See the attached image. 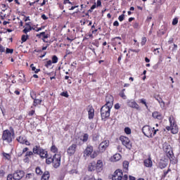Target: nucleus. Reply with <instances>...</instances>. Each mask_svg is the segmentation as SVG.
<instances>
[{"label":"nucleus","instance_id":"40","mask_svg":"<svg viewBox=\"0 0 180 180\" xmlns=\"http://www.w3.org/2000/svg\"><path fill=\"white\" fill-rule=\"evenodd\" d=\"M159 103H160V108L162 109H164V108H165V103H164V101H159Z\"/></svg>","mask_w":180,"mask_h":180},{"label":"nucleus","instance_id":"60","mask_svg":"<svg viewBox=\"0 0 180 180\" xmlns=\"http://www.w3.org/2000/svg\"><path fill=\"white\" fill-rule=\"evenodd\" d=\"M95 8H96V4H94L91 7V10H94V9H95Z\"/></svg>","mask_w":180,"mask_h":180},{"label":"nucleus","instance_id":"9","mask_svg":"<svg viewBox=\"0 0 180 180\" xmlns=\"http://www.w3.org/2000/svg\"><path fill=\"white\" fill-rule=\"evenodd\" d=\"M14 180H21L25 176V172L20 170L13 173Z\"/></svg>","mask_w":180,"mask_h":180},{"label":"nucleus","instance_id":"29","mask_svg":"<svg viewBox=\"0 0 180 180\" xmlns=\"http://www.w3.org/2000/svg\"><path fill=\"white\" fill-rule=\"evenodd\" d=\"M123 168H124V169H125V171H127V169L129 168V162H127V161L123 162Z\"/></svg>","mask_w":180,"mask_h":180},{"label":"nucleus","instance_id":"62","mask_svg":"<svg viewBox=\"0 0 180 180\" xmlns=\"http://www.w3.org/2000/svg\"><path fill=\"white\" fill-rule=\"evenodd\" d=\"M29 115H30V116H33V115H34V110L30 112Z\"/></svg>","mask_w":180,"mask_h":180},{"label":"nucleus","instance_id":"41","mask_svg":"<svg viewBox=\"0 0 180 180\" xmlns=\"http://www.w3.org/2000/svg\"><path fill=\"white\" fill-rule=\"evenodd\" d=\"M98 156V153L96 152H94L93 153H91V155H90L91 158H96V157Z\"/></svg>","mask_w":180,"mask_h":180},{"label":"nucleus","instance_id":"51","mask_svg":"<svg viewBox=\"0 0 180 180\" xmlns=\"http://www.w3.org/2000/svg\"><path fill=\"white\" fill-rule=\"evenodd\" d=\"M4 155L7 160H9V158H11V156L8 153H4Z\"/></svg>","mask_w":180,"mask_h":180},{"label":"nucleus","instance_id":"5","mask_svg":"<svg viewBox=\"0 0 180 180\" xmlns=\"http://www.w3.org/2000/svg\"><path fill=\"white\" fill-rule=\"evenodd\" d=\"M13 135L9 130H5L3 131L2 139L8 143H12V138Z\"/></svg>","mask_w":180,"mask_h":180},{"label":"nucleus","instance_id":"4","mask_svg":"<svg viewBox=\"0 0 180 180\" xmlns=\"http://www.w3.org/2000/svg\"><path fill=\"white\" fill-rule=\"evenodd\" d=\"M110 109L112 107H109L108 105H103L101 109V115L102 119H106V117H109L110 116Z\"/></svg>","mask_w":180,"mask_h":180},{"label":"nucleus","instance_id":"48","mask_svg":"<svg viewBox=\"0 0 180 180\" xmlns=\"http://www.w3.org/2000/svg\"><path fill=\"white\" fill-rule=\"evenodd\" d=\"M141 103H143L147 108V103L146 102V99H141Z\"/></svg>","mask_w":180,"mask_h":180},{"label":"nucleus","instance_id":"64","mask_svg":"<svg viewBox=\"0 0 180 180\" xmlns=\"http://www.w3.org/2000/svg\"><path fill=\"white\" fill-rule=\"evenodd\" d=\"M146 63H150V59L148 58H145Z\"/></svg>","mask_w":180,"mask_h":180},{"label":"nucleus","instance_id":"30","mask_svg":"<svg viewBox=\"0 0 180 180\" xmlns=\"http://www.w3.org/2000/svg\"><path fill=\"white\" fill-rule=\"evenodd\" d=\"M95 169V163H90L89 165V171H94Z\"/></svg>","mask_w":180,"mask_h":180},{"label":"nucleus","instance_id":"45","mask_svg":"<svg viewBox=\"0 0 180 180\" xmlns=\"http://www.w3.org/2000/svg\"><path fill=\"white\" fill-rule=\"evenodd\" d=\"M61 96H65V98H68V93L66 91V92H62L60 94Z\"/></svg>","mask_w":180,"mask_h":180},{"label":"nucleus","instance_id":"6","mask_svg":"<svg viewBox=\"0 0 180 180\" xmlns=\"http://www.w3.org/2000/svg\"><path fill=\"white\" fill-rule=\"evenodd\" d=\"M120 141H122L123 146H124L128 150L131 149V143H130V139L129 138L122 136L120 137Z\"/></svg>","mask_w":180,"mask_h":180},{"label":"nucleus","instance_id":"34","mask_svg":"<svg viewBox=\"0 0 180 180\" xmlns=\"http://www.w3.org/2000/svg\"><path fill=\"white\" fill-rule=\"evenodd\" d=\"M58 62V58H57L56 56H53V58H52V63L53 64H56Z\"/></svg>","mask_w":180,"mask_h":180},{"label":"nucleus","instance_id":"14","mask_svg":"<svg viewBox=\"0 0 180 180\" xmlns=\"http://www.w3.org/2000/svg\"><path fill=\"white\" fill-rule=\"evenodd\" d=\"M129 108H133L134 109H136V110H140V106L136 101H129L127 103Z\"/></svg>","mask_w":180,"mask_h":180},{"label":"nucleus","instance_id":"55","mask_svg":"<svg viewBox=\"0 0 180 180\" xmlns=\"http://www.w3.org/2000/svg\"><path fill=\"white\" fill-rule=\"evenodd\" d=\"M102 5V2L101 1V0H98L97 1V6H101Z\"/></svg>","mask_w":180,"mask_h":180},{"label":"nucleus","instance_id":"27","mask_svg":"<svg viewBox=\"0 0 180 180\" xmlns=\"http://www.w3.org/2000/svg\"><path fill=\"white\" fill-rule=\"evenodd\" d=\"M42 101L40 99H34V106H37V105H40Z\"/></svg>","mask_w":180,"mask_h":180},{"label":"nucleus","instance_id":"33","mask_svg":"<svg viewBox=\"0 0 180 180\" xmlns=\"http://www.w3.org/2000/svg\"><path fill=\"white\" fill-rule=\"evenodd\" d=\"M32 178H33V174L32 173L27 174L25 176V179L27 180L32 179Z\"/></svg>","mask_w":180,"mask_h":180},{"label":"nucleus","instance_id":"61","mask_svg":"<svg viewBox=\"0 0 180 180\" xmlns=\"http://www.w3.org/2000/svg\"><path fill=\"white\" fill-rule=\"evenodd\" d=\"M29 150V148H25L23 150H22V154L26 153V151H27Z\"/></svg>","mask_w":180,"mask_h":180},{"label":"nucleus","instance_id":"57","mask_svg":"<svg viewBox=\"0 0 180 180\" xmlns=\"http://www.w3.org/2000/svg\"><path fill=\"white\" fill-rule=\"evenodd\" d=\"M113 26H119V22L118 21H115L113 22Z\"/></svg>","mask_w":180,"mask_h":180},{"label":"nucleus","instance_id":"47","mask_svg":"<svg viewBox=\"0 0 180 180\" xmlns=\"http://www.w3.org/2000/svg\"><path fill=\"white\" fill-rule=\"evenodd\" d=\"M171 171V169H168L167 171H164V174L162 175V176L164 178H165V176H167V174H168V172Z\"/></svg>","mask_w":180,"mask_h":180},{"label":"nucleus","instance_id":"7","mask_svg":"<svg viewBox=\"0 0 180 180\" xmlns=\"http://www.w3.org/2000/svg\"><path fill=\"white\" fill-rule=\"evenodd\" d=\"M163 150L165 152L167 158L171 160L174 157V152H172V149L171 148V146H165L163 147Z\"/></svg>","mask_w":180,"mask_h":180},{"label":"nucleus","instance_id":"15","mask_svg":"<svg viewBox=\"0 0 180 180\" xmlns=\"http://www.w3.org/2000/svg\"><path fill=\"white\" fill-rule=\"evenodd\" d=\"M170 124H171V131L172 133V134H176V133H178V127L177 126H174V124L172 125V120H171V117L169 118Z\"/></svg>","mask_w":180,"mask_h":180},{"label":"nucleus","instance_id":"28","mask_svg":"<svg viewBox=\"0 0 180 180\" xmlns=\"http://www.w3.org/2000/svg\"><path fill=\"white\" fill-rule=\"evenodd\" d=\"M124 91H126V89H124L120 93V96H121V98H122V99H127V97L124 94Z\"/></svg>","mask_w":180,"mask_h":180},{"label":"nucleus","instance_id":"3","mask_svg":"<svg viewBox=\"0 0 180 180\" xmlns=\"http://www.w3.org/2000/svg\"><path fill=\"white\" fill-rule=\"evenodd\" d=\"M129 179V177L127 174L123 175V171L120 169H117L112 177V180H127Z\"/></svg>","mask_w":180,"mask_h":180},{"label":"nucleus","instance_id":"10","mask_svg":"<svg viewBox=\"0 0 180 180\" xmlns=\"http://www.w3.org/2000/svg\"><path fill=\"white\" fill-rule=\"evenodd\" d=\"M77 144L74 143L68 148V154L69 155H74L77 151Z\"/></svg>","mask_w":180,"mask_h":180},{"label":"nucleus","instance_id":"20","mask_svg":"<svg viewBox=\"0 0 180 180\" xmlns=\"http://www.w3.org/2000/svg\"><path fill=\"white\" fill-rule=\"evenodd\" d=\"M39 155L41 158H47V152H46L44 150L41 149V151L39 152Z\"/></svg>","mask_w":180,"mask_h":180},{"label":"nucleus","instance_id":"18","mask_svg":"<svg viewBox=\"0 0 180 180\" xmlns=\"http://www.w3.org/2000/svg\"><path fill=\"white\" fill-rule=\"evenodd\" d=\"M145 167H153V161H151V158L144 160Z\"/></svg>","mask_w":180,"mask_h":180},{"label":"nucleus","instance_id":"25","mask_svg":"<svg viewBox=\"0 0 180 180\" xmlns=\"http://www.w3.org/2000/svg\"><path fill=\"white\" fill-rule=\"evenodd\" d=\"M31 30H32V27L28 26V27H25V29L22 30V32L23 33L27 34L28 32H30Z\"/></svg>","mask_w":180,"mask_h":180},{"label":"nucleus","instance_id":"46","mask_svg":"<svg viewBox=\"0 0 180 180\" xmlns=\"http://www.w3.org/2000/svg\"><path fill=\"white\" fill-rule=\"evenodd\" d=\"M13 179V174H8L7 176V180H12Z\"/></svg>","mask_w":180,"mask_h":180},{"label":"nucleus","instance_id":"36","mask_svg":"<svg viewBox=\"0 0 180 180\" xmlns=\"http://www.w3.org/2000/svg\"><path fill=\"white\" fill-rule=\"evenodd\" d=\"M124 131H125L126 134H131V129H130V128H129V127H126L124 129Z\"/></svg>","mask_w":180,"mask_h":180},{"label":"nucleus","instance_id":"22","mask_svg":"<svg viewBox=\"0 0 180 180\" xmlns=\"http://www.w3.org/2000/svg\"><path fill=\"white\" fill-rule=\"evenodd\" d=\"M41 36H43L44 39H49V34H46L45 32L37 34V37H41Z\"/></svg>","mask_w":180,"mask_h":180},{"label":"nucleus","instance_id":"26","mask_svg":"<svg viewBox=\"0 0 180 180\" xmlns=\"http://www.w3.org/2000/svg\"><path fill=\"white\" fill-rule=\"evenodd\" d=\"M35 172L37 175H43V171H41V169L39 167L36 168Z\"/></svg>","mask_w":180,"mask_h":180},{"label":"nucleus","instance_id":"35","mask_svg":"<svg viewBox=\"0 0 180 180\" xmlns=\"http://www.w3.org/2000/svg\"><path fill=\"white\" fill-rule=\"evenodd\" d=\"M89 137V135H88V134H84L83 139H82V141H84V142L88 141Z\"/></svg>","mask_w":180,"mask_h":180},{"label":"nucleus","instance_id":"24","mask_svg":"<svg viewBox=\"0 0 180 180\" xmlns=\"http://www.w3.org/2000/svg\"><path fill=\"white\" fill-rule=\"evenodd\" d=\"M113 158L115 161H119V160L122 158V155H120L119 153H117L113 155Z\"/></svg>","mask_w":180,"mask_h":180},{"label":"nucleus","instance_id":"53","mask_svg":"<svg viewBox=\"0 0 180 180\" xmlns=\"http://www.w3.org/2000/svg\"><path fill=\"white\" fill-rule=\"evenodd\" d=\"M115 109H120V105L119 103L115 104Z\"/></svg>","mask_w":180,"mask_h":180},{"label":"nucleus","instance_id":"11","mask_svg":"<svg viewBox=\"0 0 180 180\" xmlns=\"http://www.w3.org/2000/svg\"><path fill=\"white\" fill-rule=\"evenodd\" d=\"M105 106H109V107H112L113 106V96H112L111 95H107L105 97Z\"/></svg>","mask_w":180,"mask_h":180},{"label":"nucleus","instance_id":"49","mask_svg":"<svg viewBox=\"0 0 180 180\" xmlns=\"http://www.w3.org/2000/svg\"><path fill=\"white\" fill-rule=\"evenodd\" d=\"M0 52L1 53L5 52V48L2 46V45H0Z\"/></svg>","mask_w":180,"mask_h":180},{"label":"nucleus","instance_id":"38","mask_svg":"<svg viewBox=\"0 0 180 180\" xmlns=\"http://www.w3.org/2000/svg\"><path fill=\"white\" fill-rule=\"evenodd\" d=\"M146 41H147V38H146L145 37H142L141 45L144 46V44H146Z\"/></svg>","mask_w":180,"mask_h":180},{"label":"nucleus","instance_id":"54","mask_svg":"<svg viewBox=\"0 0 180 180\" xmlns=\"http://www.w3.org/2000/svg\"><path fill=\"white\" fill-rule=\"evenodd\" d=\"M30 68H32V71H36V67L33 64H31Z\"/></svg>","mask_w":180,"mask_h":180},{"label":"nucleus","instance_id":"42","mask_svg":"<svg viewBox=\"0 0 180 180\" xmlns=\"http://www.w3.org/2000/svg\"><path fill=\"white\" fill-rule=\"evenodd\" d=\"M118 19H119L120 22H123V20H124V14L120 15Z\"/></svg>","mask_w":180,"mask_h":180},{"label":"nucleus","instance_id":"23","mask_svg":"<svg viewBox=\"0 0 180 180\" xmlns=\"http://www.w3.org/2000/svg\"><path fill=\"white\" fill-rule=\"evenodd\" d=\"M41 150V149L40 148V146H35L33 148V153L34 154H40V151Z\"/></svg>","mask_w":180,"mask_h":180},{"label":"nucleus","instance_id":"39","mask_svg":"<svg viewBox=\"0 0 180 180\" xmlns=\"http://www.w3.org/2000/svg\"><path fill=\"white\" fill-rule=\"evenodd\" d=\"M6 54H12V53H13V49L7 48L6 50Z\"/></svg>","mask_w":180,"mask_h":180},{"label":"nucleus","instance_id":"43","mask_svg":"<svg viewBox=\"0 0 180 180\" xmlns=\"http://www.w3.org/2000/svg\"><path fill=\"white\" fill-rule=\"evenodd\" d=\"M153 117H154V119H158V112H153Z\"/></svg>","mask_w":180,"mask_h":180},{"label":"nucleus","instance_id":"12","mask_svg":"<svg viewBox=\"0 0 180 180\" xmlns=\"http://www.w3.org/2000/svg\"><path fill=\"white\" fill-rule=\"evenodd\" d=\"M17 141L18 143H20V144H25L26 146H30V143L26 140V137L20 136L17 139Z\"/></svg>","mask_w":180,"mask_h":180},{"label":"nucleus","instance_id":"59","mask_svg":"<svg viewBox=\"0 0 180 180\" xmlns=\"http://www.w3.org/2000/svg\"><path fill=\"white\" fill-rule=\"evenodd\" d=\"M75 8H78V6H72V7L70 8V11H74V9H75Z\"/></svg>","mask_w":180,"mask_h":180},{"label":"nucleus","instance_id":"16","mask_svg":"<svg viewBox=\"0 0 180 180\" xmlns=\"http://www.w3.org/2000/svg\"><path fill=\"white\" fill-rule=\"evenodd\" d=\"M92 153H94V147L89 146L84 150V154L88 157L89 155H91Z\"/></svg>","mask_w":180,"mask_h":180},{"label":"nucleus","instance_id":"31","mask_svg":"<svg viewBox=\"0 0 180 180\" xmlns=\"http://www.w3.org/2000/svg\"><path fill=\"white\" fill-rule=\"evenodd\" d=\"M6 11L7 9H2V11L1 12V18H6Z\"/></svg>","mask_w":180,"mask_h":180},{"label":"nucleus","instance_id":"44","mask_svg":"<svg viewBox=\"0 0 180 180\" xmlns=\"http://www.w3.org/2000/svg\"><path fill=\"white\" fill-rule=\"evenodd\" d=\"M178 24V18H174L173 21H172V25L174 26H175V25H177Z\"/></svg>","mask_w":180,"mask_h":180},{"label":"nucleus","instance_id":"56","mask_svg":"<svg viewBox=\"0 0 180 180\" xmlns=\"http://www.w3.org/2000/svg\"><path fill=\"white\" fill-rule=\"evenodd\" d=\"M41 18H42V19H44V20H47V16H46V15L43 14L41 15Z\"/></svg>","mask_w":180,"mask_h":180},{"label":"nucleus","instance_id":"58","mask_svg":"<svg viewBox=\"0 0 180 180\" xmlns=\"http://www.w3.org/2000/svg\"><path fill=\"white\" fill-rule=\"evenodd\" d=\"M36 2H39V0H37V1H34V2H32V3H30V6H33V5H34V4H35Z\"/></svg>","mask_w":180,"mask_h":180},{"label":"nucleus","instance_id":"52","mask_svg":"<svg viewBox=\"0 0 180 180\" xmlns=\"http://www.w3.org/2000/svg\"><path fill=\"white\" fill-rule=\"evenodd\" d=\"M51 64H52L51 60H48L46 64V67H49V65H51Z\"/></svg>","mask_w":180,"mask_h":180},{"label":"nucleus","instance_id":"1","mask_svg":"<svg viewBox=\"0 0 180 180\" xmlns=\"http://www.w3.org/2000/svg\"><path fill=\"white\" fill-rule=\"evenodd\" d=\"M53 164L54 168H58L61 165V155L60 154H55L53 158H48L46 159V164Z\"/></svg>","mask_w":180,"mask_h":180},{"label":"nucleus","instance_id":"13","mask_svg":"<svg viewBox=\"0 0 180 180\" xmlns=\"http://www.w3.org/2000/svg\"><path fill=\"white\" fill-rule=\"evenodd\" d=\"M168 165V158H165L164 159H161L159 162V167L162 169V168H165Z\"/></svg>","mask_w":180,"mask_h":180},{"label":"nucleus","instance_id":"19","mask_svg":"<svg viewBox=\"0 0 180 180\" xmlns=\"http://www.w3.org/2000/svg\"><path fill=\"white\" fill-rule=\"evenodd\" d=\"M103 167V163H102L101 160H98L96 169L97 171H102V167Z\"/></svg>","mask_w":180,"mask_h":180},{"label":"nucleus","instance_id":"2","mask_svg":"<svg viewBox=\"0 0 180 180\" xmlns=\"http://www.w3.org/2000/svg\"><path fill=\"white\" fill-rule=\"evenodd\" d=\"M142 131L146 137H153L158 131V129H155V128H151L148 125H146L142 128Z\"/></svg>","mask_w":180,"mask_h":180},{"label":"nucleus","instance_id":"50","mask_svg":"<svg viewBox=\"0 0 180 180\" xmlns=\"http://www.w3.org/2000/svg\"><path fill=\"white\" fill-rule=\"evenodd\" d=\"M26 155L28 157H30V155H33V152L32 151L27 152Z\"/></svg>","mask_w":180,"mask_h":180},{"label":"nucleus","instance_id":"37","mask_svg":"<svg viewBox=\"0 0 180 180\" xmlns=\"http://www.w3.org/2000/svg\"><path fill=\"white\" fill-rule=\"evenodd\" d=\"M28 37H29V35H22V38H21L22 41H23V42L26 41V40H27Z\"/></svg>","mask_w":180,"mask_h":180},{"label":"nucleus","instance_id":"32","mask_svg":"<svg viewBox=\"0 0 180 180\" xmlns=\"http://www.w3.org/2000/svg\"><path fill=\"white\" fill-rule=\"evenodd\" d=\"M51 151L52 153H57V151H58V148H57V147H56V146H52L51 148Z\"/></svg>","mask_w":180,"mask_h":180},{"label":"nucleus","instance_id":"21","mask_svg":"<svg viewBox=\"0 0 180 180\" xmlns=\"http://www.w3.org/2000/svg\"><path fill=\"white\" fill-rule=\"evenodd\" d=\"M94 112L95 110H94V108H89L88 113H89V119H94Z\"/></svg>","mask_w":180,"mask_h":180},{"label":"nucleus","instance_id":"8","mask_svg":"<svg viewBox=\"0 0 180 180\" xmlns=\"http://www.w3.org/2000/svg\"><path fill=\"white\" fill-rule=\"evenodd\" d=\"M108 147H109V140L103 141L98 146L99 152L103 153L104 151L106 150V148H108Z\"/></svg>","mask_w":180,"mask_h":180},{"label":"nucleus","instance_id":"63","mask_svg":"<svg viewBox=\"0 0 180 180\" xmlns=\"http://www.w3.org/2000/svg\"><path fill=\"white\" fill-rule=\"evenodd\" d=\"M129 180H136L134 176H129Z\"/></svg>","mask_w":180,"mask_h":180},{"label":"nucleus","instance_id":"17","mask_svg":"<svg viewBox=\"0 0 180 180\" xmlns=\"http://www.w3.org/2000/svg\"><path fill=\"white\" fill-rule=\"evenodd\" d=\"M50 179V172L49 171H46L41 176V180H49Z\"/></svg>","mask_w":180,"mask_h":180}]
</instances>
